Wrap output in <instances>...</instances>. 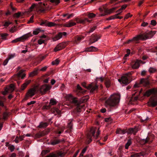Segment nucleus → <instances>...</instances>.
Returning a JSON list of instances; mask_svg holds the SVG:
<instances>
[{"label": "nucleus", "mask_w": 157, "mask_h": 157, "mask_svg": "<svg viewBox=\"0 0 157 157\" xmlns=\"http://www.w3.org/2000/svg\"><path fill=\"white\" fill-rule=\"evenodd\" d=\"M8 115V113L4 112L3 114V119L5 120L7 118Z\"/></svg>", "instance_id": "obj_50"}, {"label": "nucleus", "mask_w": 157, "mask_h": 157, "mask_svg": "<svg viewBox=\"0 0 157 157\" xmlns=\"http://www.w3.org/2000/svg\"><path fill=\"white\" fill-rule=\"evenodd\" d=\"M24 71L23 70H21L19 71L18 73L17 74L14 75L13 77H17V78H19L21 76V75L23 73Z\"/></svg>", "instance_id": "obj_33"}, {"label": "nucleus", "mask_w": 157, "mask_h": 157, "mask_svg": "<svg viewBox=\"0 0 157 157\" xmlns=\"http://www.w3.org/2000/svg\"><path fill=\"white\" fill-rule=\"evenodd\" d=\"M115 9L116 8H113L112 9L109 10L104 7L103 10H104L105 13L101 14L100 15V16H103L106 14H110L112 13L114 10H115ZM99 10L101 11H102L103 10H102L101 8H99Z\"/></svg>", "instance_id": "obj_15"}, {"label": "nucleus", "mask_w": 157, "mask_h": 157, "mask_svg": "<svg viewBox=\"0 0 157 157\" xmlns=\"http://www.w3.org/2000/svg\"><path fill=\"white\" fill-rule=\"evenodd\" d=\"M155 69L152 67H150L149 69V71L150 73H153L155 72Z\"/></svg>", "instance_id": "obj_60"}, {"label": "nucleus", "mask_w": 157, "mask_h": 157, "mask_svg": "<svg viewBox=\"0 0 157 157\" xmlns=\"http://www.w3.org/2000/svg\"><path fill=\"white\" fill-rule=\"evenodd\" d=\"M59 62V61L58 59H56L55 60L53 61L52 62V65H57L58 64Z\"/></svg>", "instance_id": "obj_49"}, {"label": "nucleus", "mask_w": 157, "mask_h": 157, "mask_svg": "<svg viewBox=\"0 0 157 157\" xmlns=\"http://www.w3.org/2000/svg\"><path fill=\"white\" fill-rule=\"evenodd\" d=\"M120 95L119 94H114L107 100L105 102L106 107H109L110 108L115 107L119 102Z\"/></svg>", "instance_id": "obj_2"}, {"label": "nucleus", "mask_w": 157, "mask_h": 157, "mask_svg": "<svg viewBox=\"0 0 157 157\" xmlns=\"http://www.w3.org/2000/svg\"><path fill=\"white\" fill-rule=\"evenodd\" d=\"M100 36V35H98V36H97V35H92L91 36V38L94 41V40H95L96 39H97Z\"/></svg>", "instance_id": "obj_45"}, {"label": "nucleus", "mask_w": 157, "mask_h": 157, "mask_svg": "<svg viewBox=\"0 0 157 157\" xmlns=\"http://www.w3.org/2000/svg\"><path fill=\"white\" fill-rule=\"evenodd\" d=\"M148 25V23L147 22H146L144 21H143L141 25L143 27H146Z\"/></svg>", "instance_id": "obj_62"}, {"label": "nucleus", "mask_w": 157, "mask_h": 157, "mask_svg": "<svg viewBox=\"0 0 157 157\" xmlns=\"http://www.w3.org/2000/svg\"><path fill=\"white\" fill-rule=\"evenodd\" d=\"M100 80L101 82H103L104 80L105 84L106 87L109 88L110 86L111 83L110 80L109 79L105 78L104 79L103 78L101 77L100 78Z\"/></svg>", "instance_id": "obj_19"}, {"label": "nucleus", "mask_w": 157, "mask_h": 157, "mask_svg": "<svg viewBox=\"0 0 157 157\" xmlns=\"http://www.w3.org/2000/svg\"><path fill=\"white\" fill-rule=\"evenodd\" d=\"M40 31L39 29H36L34 31L33 34L35 35H36L39 33Z\"/></svg>", "instance_id": "obj_61"}, {"label": "nucleus", "mask_w": 157, "mask_h": 157, "mask_svg": "<svg viewBox=\"0 0 157 157\" xmlns=\"http://www.w3.org/2000/svg\"><path fill=\"white\" fill-rule=\"evenodd\" d=\"M60 142V140H55L51 141V144L52 145H55L58 144Z\"/></svg>", "instance_id": "obj_36"}, {"label": "nucleus", "mask_w": 157, "mask_h": 157, "mask_svg": "<svg viewBox=\"0 0 157 157\" xmlns=\"http://www.w3.org/2000/svg\"><path fill=\"white\" fill-rule=\"evenodd\" d=\"M152 137H151L150 136H147L145 139H144L143 141V144H145L148 143H151L152 142Z\"/></svg>", "instance_id": "obj_24"}, {"label": "nucleus", "mask_w": 157, "mask_h": 157, "mask_svg": "<svg viewBox=\"0 0 157 157\" xmlns=\"http://www.w3.org/2000/svg\"><path fill=\"white\" fill-rule=\"evenodd\" d=\"M146 154V152L144 151H142L139 153H135L132 154L130 157H140L141 156H144Z\"/></svg>", "instance_id": "obj_20"}, {"label": "nucleus", "mask_w": 157, "mask_h": 157, "mask_svg": "<svg viewBox=\"0 0 157 157\" xmlns=\"http://www.w3.org/2000/svg\"><path fill=\"white\" fill-rule=\"evenodd\" d=\"M96 129L92 128L90 129V132L88 133L86 135V139L88 140V143L89 144L92 141V137L93 136L95 139H97L100 133V131L98 129L97 132L96 136H95Z\"/></svg>", "instance_id": "obj_5"}, {"label": "nucleus", "mask_w": 157, "mask_h": 157, "mask_svg": "<svg viewBox=\"0 0 157 157\" xmlns=\"http://www.w3.org/2000/svg\"><path fill=\"white\" fill-rule=\"evenodd\" d=\"M15 54H11L10 55H9L8 56V57H7V58L9 60L10 59H12L13 58H14V56H15Z\"/></svg>", "instance_id": "obj_55"}, {"label": "nucleus", "mask_w": 157, "mask_h": 157, "mask_svg": "<svg viewBox=\"0 0 157 157\" xmlns=\"http://www.w3.org/2000/svg\"><path fill=\"white\" fill-rule=\"evenodd\" d=\"M47 134L48 132L46 131H43L36 133L35 136L36 138H40Z\"/></svg>", "instance_id": "obj_21"}, {"label": "nucleus", "mask_w": 157, "mask_h": 157, "mask_svg": "<svg viewBox=\"0 0 157 157\" xmlns=\"http://www.w3.org/2000/svg\"><path fill=\"white\" fill-rule=\"evenodd\" d=\"M151 94H152L153 96L150 98L148 103L150 106L155 107L157 105V96L155 95V90L151 89L147 90L144 94V96L148 97Z\"/></svg>", "instance_id": "obj_3"}, {"label": "nucleus", "mask_w": 157, "mask_h": 157, "mask_svg": "<svg viewBox=\"0 0 157 157\" xmlns=\"http://www.w3.org/2000/svg\"><path fill=\"white\" fill-rule=\"evenodd\" d=\"M98 49L96 47L93 46L88 47L86 49V51L88 52L96 51Z\"/></svg>", "instance_id": "obj_27"}, {"label": "nucleus", "mask_w": 157, "mask_h": 157, "mask_svg": "<svg viewBox=\"0 0 157 157\" xmlns=\"http://www.w3.org/2000/svg\"><path fill=\"white\" fill-rule=\"evenodd\" d=\"M51 87L48 85L44 84L42 85L40 88V93L42 95L45 94L50 89Z\"/></svg>", "instance_id": "obj_8"}, {"label": "nucleus", "mask_w": 157, "mask_h": 157, "mask_svg": "<svg viewBox=\"0 0 157 157\" xmlns=\"http://www.w3.org/2000/svg\"><path fill=\"white\" fill-rule=\"evenodd\" d=\"M46 157H58V156L56 154L53 153H51Z\"/></svg>", "instance_id": "obj_48"}, {"label": "nucleus", "mask_w": 157, "mask_h": 157, "mask_svg": "<svg viewBox=\"0 0 157 157\" xmlns=\"http://www.w3.org/2000/svg\"><path fill=\"white\" fill-rule=\"evenodd\" d=\"M132 143V141L130 139H129L128 140L127 142L125 144V148L126 149H128L129 146Z\"/></svg>", "instance_id": "obj_40"}, {"label": "nucleus", "mask_w": 157, "mask_h": 157, "mask_svg": "<svg viewBox=\"0 0 157 157\" xmlns=\"http://www.w3.org/2000/svg\"><path fill=\"white\" fill-rule=\"evenodd\" d=\"M57 102L53 98H52L50 99V102H49V105H50V106L51 105H56Z\"/></svg>", "instance_id": "obj_32"}, {"label": "nucleus", "mask_w": 157, "mask_h": 157, "mask_svg": "<svg viewBox=\"0 0 157 157\" xmlns=\"http://www.w3.org/2000/svg\"><path fill=\"white\" fill-rule=\"evenodd\" d=\"M101 37V36H100L97 39H96L95 40H94V41L90 38V40H89L90 42L89 43V44L90 45V44H92L94 43L95 42L98 41V40L99 39H100V38Z\"/></svg>", "instance_id": "obj_41"}, {"label": "nucleus", "mask_w": 157, "mask_h": 157, "mask_svg": "<svg viewBox=\"0 0 157 157\" xmlns=\"http://www.w3.org/2000/svg\"><path fill=\"white\" fill-rule=\"evenodd\" d=\"M127 6L126 5H124L122 6L121 8L117 10V12H119L121 11L122 12V10L125 9L127 7Z\"/></svg>", "instance_id": "obj_42"}, {"label": "nucleus", "mask_w": 157, "mask_h": 157, "mask_svg": "<svg viewBox=\"0 0 157 157\" xmlns=\"http://www.w3.org/2000/svg\"><path fill=\"white\" fill-rule=\"evenodd\" d=\"M31 80H29L26 81L25 83L23 84L21 87V90H24L27 87V86L31 82Z\"/></svg>", "instance_id": "obj_25"}, {"label": "nucleus", "mask_w": 157, "mask_h": 157, "mask_svg": "<svg viewBox=\"0 0 157 157\" xmlns=\"http://www.w3.org/2000/svg\"><path fill=\"white\" fill-rule=\"evenodd\" d=\"M96 14L93 13H88L87 16L89 19H92L96 17Z\"/></svg>", "instance_id": "obj_35"}, {"label": "nucleus", "mask_w": 157, "mask_h": 157, "mask_svg": "<svg viewBox=\"0 0 157 157\" xmlns=\"http://www.w3.org/2000/svg\"><path fill=\"white\" fill-rule=\"evenodd\" d=\"M37 4L36 5L35 4H33L30 7L29 9L30 11H32L35 7H36V8H37Z\"/></svg>", "instance_id": "obj_53"}, {"label": "nucleus", "mask_w": 157, "mask_h": 157, "mask_svg": "<svg viewBox=\"0 0 157 157\" xmlns=\"http://www.w3.org/2000/svg\"><path fill=\"white\" fill-rule=\"evenodd\" d=\"M17 29L15 26H13L10 30V32L11 33H13L17 31Z\"/></svg>", "instance_id": "obj_46"}, {"label": "nucleus", "mask_w": 157, "mask_h": 157, "mask_svg": "<svg viewBox=\"0 0 157 157\" xmlns=\"http://www.w3.org/2000/svg\"><path fill=\"white\" fill-rule=\"evenodd\" d=\"M67 34V33L65 32L59 33L54 37L52 38V40L54 41L58 40L62 38L63 35L66 36Z\"/></svg>", "instance_id": "obj_17"}, {"label": "nucleus", "mask_w": 157, "mask_h": 157, "mask_svg": "<svg viewBox=\"0 0 157 157\" xmlns=\"http://www.w3.org/2000/svg\"><path fill=\"white\" fill-rule=\"evenodd\" d=\"M38 86H36L30 89L26 94V98L27 99L28 97L31 98L35 94L36 89L37 88Z\"/></svg>", "instance_id": "obj_10"}, {"label": "nucleus", "mask_w": 157, "mask_h": 157, "mask_svg": "<svg viewBox=\"0 0 157 157\" xmlns=\"http://www.w3.org/2000/svg\"><path fill=\"white\" fill-rule=\"evenodd\" d=\"M133 73V72L131 71L125 74L121 77V78L118 79V81L121 84L127 85L132 80V75Z\"/></svg>", "instance_id": "obj_4"}, {"label": "nucleus", "mask_w": 157, "mask_h": 157, "mask_svg": "<svg viewBox=\"0 0 157 157\" xmlns=\"http://www.w3.org/2000/svg\"><path fill=\"white\" fill-rule=\"evenodd\" d=\"M88 146H86L82 150L81 153L79 155V157H83V154L85 153L88 148Z\"/></svg>", "instance_id": "obj_30"}, {"label": "nucleus", "mask_w": 157, "mask_h": 157, "mask_svg": "<svg viewBox=\"0 0 157 157\" xmlns=\"http://www.w3.org/2000/svg\"><path fill=\"white\" fill-rule=\"evenodd\" d=\"M58 156V157L60 156V157H63L65 155V153L62 151H59L56 154Z\"/></svg>", "instance_id": "obj_37"}, {"label": "nucleus", "mask_w": 157, "mask_h": 157, "mask_svg": "<svg viewBox=\"0 0 157 157\" xmlns=\"http://www.w3.org/2000/svg\"><path fill=\"white\" fill-rule=\"evenodd\" d=\"M74 97L71 94H67L65 97L66 100L69 101L70 102L72 100Z\"/></svg>", "instance_id": "obj_28"}, {"label": "nucleus", "mask_w": 157, "mask_h": 157, "mask_svg": "<svg viewBox=\"0 0 157 157\" xmlns=\"http://www.w3.org/2000/svg\"><path fill=\"white\" fill-rule=\"evenodd\" d=\"M21 14V12H19L17 13H15L14 15V17H16L17 18H19Z\"/></svg>", "instance_id": "obj_51"}, {"label": "nucleus", "mask_w": 157, "mask_h": 157, "mask_svg": "<svg viewBox=\"0 0 157 157\" xmlns=\"http://www.w3.org/2000/svg\"><path fill=\"white\" fill-rule=\"evenodd\" d=\"M118 0H111V4H114V5H116L118 3H119L120 2H116Z\"/></svg>", "instance_id": "obj_58"}, {"label": "nucleus", "mask_w": 157, "mask_h": 157, "mask_svg": "<svg viewBox=\"0 0 157 157\" xmlns=\"http://www.w3.org/2000/svg\"><path fill=\"white\" fill-rule=\"evenodd\" d=\"M79 95L80 94H84L86 92V90L83 89L79 85Z\"/></svg>", "instance_id": "obj_39"}, {"label": "nucleus", "mask_w": 157, "mask_h": 157, "mask_svg": "<svg viewBox=\"0 0 157 157\" xmlns=\"http://www.w3.org/2000/svg\"><path fill=\"white\" fill-rule=\"evenodd\" d=\"M9 60V59L7 58H6L3 62V65L4 66L6 65L7 63Z\"/></svg>", "instance_id": "obj_64"}, {"label": "nucleus", "mask_w": 157, "mask_h": 157, "mask_svg": "<svg viewBox=\"0 0 157 157\" xmlns=\"http://www.w3.org/2000/svg\"><path fill=\"white\" fill-rule=\"evenodd\" d=\"M50 105H49L48 106L47 105H44L42 109H48L50 108Z\"/></svg>", "instance_id": "obj_63"}, {"label": "nucleus", "mask_w": 157, "mask_h": 157, "mask_svg": "<svg viewBox=\"0 0 157 157\" xmlns=\"http://www.w3.org/2000/svg\"><path fill=\"white\" fill-rule=\"evenodd\" d=\"M79 23L82 24L83 25H86L87 22L91 23L92 20H88L87 18L81 19L79 18Z\"/></svg>", "instance_id": "obj_23"}, {"label": "nucleus", "mask_w": 157, "mask_h": 157, "mask_svg": "<svg viewBox=\"0 0 157 157\" xmlns=\"http://www.w3.org/2000/svg\"><path fill=\"white\" fill-rule=\"evenodd\" d=\"M50 2L52 3H54L56 5H58L60 2V0H50Z\"/></svg>", "instance_id": "obj_43"}, {"label": "nucleus", "mask_w": 157, "mask_h": 157, "mask_svg": "<svg viewBox=\"0 0 157 157\" xmlns=\"http://www.w3.org/2000/svg\"><path fill=\"white\" fill-rule=\"evenodd\" d=\"M45 42V40H43L41 39H39L38 40V43L39 44H41L43 43H44Z\"/></svg>", "instance_id": "obj_59"}, {"label": "nucleus", "mask_w": 157, "mask_h": 157, "mask_svg": "<svg viewBox=\"0 0 157 157\" xmlns=\"http://www.w3.org/2000/svg\"><path fill=\"white\" fill-rule=\"evenodd\" d=\"M156 31H151L148 33L145 32L138 35L134 37L132 40H128L126 42L127 44H129L133 40L137 41L139 40H146L151 38L155 34Z\"/></svg>", "instance_id": "obj_1"}, {"label": "nucleus", "mask_w": 157, "mask_h": 157, "mask_svg": "<svg viewBox=\"0 0 157 157\" xmlns=\"http://www.w3.org/2000/svg\"><path fill=\"white\" fill-rule=\"evenodd\" d=\"M50 151L49 150H43L42 151L41 154L42 155H44L46 154L49 153Z\"/></svg>", "instance_id": "obj_57"}, {"label": "nucleus", "mask_w": 157, "mask_h": 157, "mask_svg": "<svg viewBox=\"0 0 157 157\" xmlns=\"http://www.w3.org/2000/svg\"><path fill=\"white\" fill-rule=\"evenodd\" d=\"M76 25V23L72 22H70L68 23H66L63 24L64 27H70Z\"/></svg>", "instance_id": "obj_26"}, {"label": "nucleus", "mask_w": 157, "mask_h": 157, "mask_svg": "<svg viewBox=\"0 0 157 157\" xmlns=\"http://www.w3.org/2000/svg\"><path fill=\"white\" fill-rule=\"evenodd\" d=\"M138 130V128L136 126H135L134 128H130L128 130H122L121 129H117L116 130V132L117 134H123L126 133L129 134L133 133L135 135Z\"/></svg>", "instance_id": "obj_6"}, {"label": "nucleus", "mask_w": 157, "mask_h": 157, "mask_svg": "<svg viewBox=\"0 0 157 157\" xmlns=\"http://www.w3.org/2000/svg\"><path fill=\"white\" fill-rule=\"evenodd\" d=\"M47 22V20H42L40 24V25H44L46 26V25L48 23Z\"/></svg>", "instance_id": "obj_52"}, {"label": "nucleus", "mask_w": 157, "mask_h": 157, "mask_svg": "<svg viewBox=\"0 0 157 157\" xmlns=\"http://www.w3.org/2000/svg\"><path fill=\"white\" fill-rule=\"evenodd\" d=\"M52 111H53L54 113H55V114H59L61 113V111L57 109H54L52 110Z\"/></svg>", "instance_id": "obj_44"}, {"label": "nucleus", "mask_w": 157, "mask_h": 157, "mask_svg": "<svg viewBox=\"0 0 157 157\" xmlns=\"http://www.w3.org/2000/svg\"><path fill=\"white\" fill-rule=\"evenodd\" d=\"M45 5L44 3H42V2H39L37 5V9L38 11L43 12L45 11L50 10L48 7H45Z\"/></svg>", "instance_id": "obj_13"}, {"label": "nucleus", "mask_w": 157, "mask_h": 157, "mask_svg": "<svg viewBox=\"0 0 157 157\" xmlns=\"http://www.w3.org/2000/svg\"><path fill=\"white\" fill-rule=\"evenodd\" d=\"M8 35L6 33L0 34V35L2 39L3 40H6V39Z\"/></svg>", "instance_id": "obj_34"}, {"label": "nucleus", "mask_w": 157, "mask_h": 157, "mask_svg": "<svg viewBox=\"0 0 157 157\" xmlns=\"http://www.w3.org/2000/svg\"><path fill=\"white\" fill-rule=\"evenodd\" d=\"M156 24V21L155 20H151V21L150 24L153 26H155Z\"/></svg>", "instance_id": "obj_54"}, {"label": "nucleus", "mask_w": 157, "mask_h": 157, "mask_svg": "<svg viewBox=\"0 0 157 157\" xmlns=\"http://www.w3.org/2000/svg\"><path fill=\"white\" fill-rule=\"evenodd\" d=\"M33 18H34V16L33 15L30 17L29 21H28L27 23L28 24H29L30 23H33Z\"/></svg>", "instance_id": "obj_56"}, {"label": "nucleus", "mask_w": 157, "mask_h": 157, "mask_svg": "<svg viewBox=\"0 0 157 157\" xmlns=\"http://www.w3.org/2000/svg\"><path fill=\"white\" fill-rule=\"evenodd\" d=\"M78 98L76 97H74L72 100L70 102L71 103L74 104V105L77 106V110L78 112V102L77 100Z\"/></svg>", "instance_id": "obj_22"}, {"label": "nucleus", "mask_w": 157, "mask_h": 157, "mask_svg": "<svg viewBox=\"0 0 157 157\" xmlns=\"http://www.w3.org/2000/svg\"><path fill=\"white\" fill-rule=\"evenodd\" d=\"M48 125V123H47L41 122L40 123V125L38 126V127L40 128H45Z\"/></svg>", "instance_id": "obj_29"}, {"label": "nucleus", "mask_w": 157, "mask_h": 157, "mask_svg": "<svg viewBox=\"0 0 157 157\" xmlns=\"http://www.w3.org/2000/svg\"><path fill=\"white\" fill-rule=\"evenodd\" d=\"M15 90V85L13 84H11L9 86H7L6 88V91L8 93H11Z\"/></svg>", "instance_id": "obj_18"}, {"label": "nucleus", "mask_w": 157, "mask_h": 157, "mask_svg": "<svg viewBox=\"0 0 157 157\" xmlns=\"http://www.w3.org/2000/svg\"><path fill=\"white\" fill-rule=\"evenodd\" d=\"M31 36V35H30L29 34H27L22 36L21 37H20L19 38L16 39L15 40H13V41H12V42L13 43L17 42L18 41H22L23 40L27 39Z\"/></svg>", "instance_id": "obj_16"}, {"label": "nucleus", "mask_w": 157, "mask_h": 157, "mask_svg": "<svg viewBox=\"0 0 157 157\" xmlns=\"http://www.w3.org/2000/svg\"><path fill=\"white\" fill-rule=\"evenodd\" d=\"M38 74V70H36L31 72L29 74V76L32 77L37 75Z\"/></svg>", "instance_id": "obj_31"}, {"label": "nucleus", "mask_w": 157, "mask_h": 157, "mask_svg": "<svg viewBox=\"0 0 157 157\" xmlns=\"http://www.w3.org/2000/svg\"><path fill=\"white\" fill-rule=\"evenodd\" d=\"M67 46L66 43L65 42H63L59 43L55 47L54 51L55 52H57L60 51L64 48Z\"/></svg>", "instance_id": "obj_14"}, {"label": "nucleus", "mask_w": 157, "mask_h": 157, "mask_svg": "<svg viewBox=\"0 0 157 157\" xmlns=\"http://www.w3.org/2000/svg\"><path fill=\"white\" fill-rule=\"evenodd\" d=\"M82 85L86 88L90 90V93L91 94H94L95 91H97L98 90V86L96 84L91 83L87 86L86 83L85 82H82Z\"/></svg>", "instance_id": "obj_7"}, {"label": "nucleus", "mask_w": 157, "mask_h": 157, "mask_svg": "<svg viewBox=\"0 0 157 157\" xmlns=\"http://www.w3.org/2000/svg\"><path fill=\"white\" fill-rule=\"evenodd\" d=\"M140 63H144L145 62L141 60L137 59L136 60L132 61L131 63V65L133 69H137L140 67Z\"/></svg>", "instance_id": "obj_11"}, {"label": "nucleus", "mask_w": 157, "mask_h": 157, "mask_svg": "<svg viewBox=\"0 0 157 157\" xmlns=\"http://www.w3.org/2000/svg\"><path fill=\"white\" fill-rule=\"evenodd\" d=\"M79 99V112L81 109H84L85 106L84 104H80V103H85L89 99L88 96L86 95Z\"/></svg>", "instance_id": "obj_12"}, {"label": "nucleus", "mask_w": 157, "mask_h": 157, "mask_svg": "<svg viewBox=\"0 0 157 157\" xmlns=\"http://www.w3.org/2000/svg\"><path fill=\"white\" fill-rule=\"evenodd\" d=\"M56 23H53V22H48L47 24L46 25V26H48V27H52L56 25Z\"/></svg>", "instance_id": "obj_38"}, {"label": "nucleus", "mask_w": 157, "mask_h": 157, "mask_svg": "<svg viewBox=\"0 0 157 157\" xmlns=\"http://www.w3.org/2000/svg\"><path fill=\"white\" fill-rule=\"evenodd\" d=\"M149 82L147 79L144 78H141L138 83L136 82L133 86V88H136L138 87L141 84H143L144 86H147L149 84Z\"/></svg>", "instance_id": "obj_9"}, {"label": "nucleus", "mask_w": 157, "mask_h": 157, "mask_svg": "<svg viewBox=\"0 0 157 157\" xmlns=\"http://www.w3.org/2000/svg\"><path fill=\"white\" fill-rule=\"evenodd\" d=\"M117 13L115 15V16H116L115 18H118L119 19H121L123 18V17H120L118 15H120V13H121V11L119 12H117Z\"/></svg>", "instance_id": "obj_47"}]
</instances>
